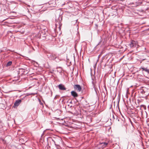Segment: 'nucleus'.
<instances>
[{"label":"nucleus","instance_id":"1","mask_svg":"<svg viewBox=\"0 0 149 149\" xmlns=\"http://www.w3.org/2000/svg\"><path fill=\"white\" fill-rule=\"evenodd\" d=\"M62 19V16L61 15L56 16L55 26L56 28H61L62 24L61 23L60 21Z\"/></svg>","mask_w":149,"mask_h":149},{"label":"nucleus","instance_id":"2","mask_svg":"<svg viewBox=\"0 0 149 149\" xmlns=\"http://www.w3.org/2000/svg\"><path fill=\"white\" fill-rule=\"evenodd\" d=\"M73 87L75 91H77L78 92H80L81 90V87L79 85H74Z\"/></svg>","mask_w":149,"mask_h":149},{"label":"nucleus","instance_id":"3","mask_svg":"<svg viewBox=\"0 0 149 149\" xmlns=\"http://www.w3.org/2000/svg\"><path fill=\"white\" fill-rule=\"evenodd\" d=\"M137 44L138 42H137L132 40L129 45L131 48H133L135 47Z\"/></svg>","mask_w":149,"mask_h":149},{"label":"nucleus","instance_id":"4","mask_svg":"<svg viewBox=\"0 0 149 149\" xmlns=\"http://www.w3.org/2000/svg\"><path fill=\"white\" fill-rule=\"evenodd\" d=\"M58 87L60 90H65L66 88L64 85L62 84H60L58 86Z\"/></svg>","mask_w":149,"mask_h":149},{"label":"nucleus","instance_id":"5","mask_svg":"<svg viewBox=\"0 0 149 149\" xmlns=\"http://www.w3.org/2000/svg\"><path fill=\"white\" fill-rule=\"evenodd\" d=\"M71 95L74 97H78V94L74 91H72L71 92Z\"/></svg>","mask_w":149,"mask_h":149},{"label":"nucleus","instance_id":"6","mask_svg":"<svg viewBox=\"0 0 149 149\" xmlns=\"http://www.w3.org/2000/svg\"><path fill=\"white\" fill-rule=\"evenodd\" d=\"M50 57L52 59L54 60L56 58V55L55 54L52 53L50 55Z\"/></svg>","mask_w":149,"mask_h":149},{"label":"nucleus","instance_id":"7","mask_svg":"<svg viewBox=\"0 0 149 149\" xmlns=\"http://www.w3.org/2000/svg\"><path fill=\"white\" fill-rule=\"evenodd\" d=\"M21 100H17L14 103V106L15 107L18 106L19 105V104L21 103Z\"/></svg>","mask_w":149,"mask_h":149},{"label":"nucleus","instance_id":"8","mask_svg":"<svg viewBox=\"0 0 149 149\" xmlns=\"http://www.w3.org/2000/svg\"><path fill=\"white\" fill-rule=\"evenodd\" d=\"M101 144L102 145V146L105 147L108 144V143L106 142L102 143H101Z\"/></svg>","mask_w":149,"mask_h":149},{"label":"nucleus","instance_id":"9","mask_svg":"<svg viewBox=\"0 0 149 149\" xmlns=\"http://www.w3.org/2000/svg\"><path fill=\"white\" fill-rule=\"evenodd\" d=\"M12 64V62L11 61H10L8 62L7 63V64H6V66L7 67L10 66Z\"/></svg>","mask_w":149,"mask_h":149},{"label":"nucleus","instance_id":"10","mask_svg":"<svg viewBox=\"0 0 149 149\" xmlns=\"http://www.w3.org/2000/svg\"><path fill=\"white\" fill-rule=\"evenodd\" d=\"M143 107H144V108L145 109H146V107L145 106L143 105Z\"/></svg>","mask_w":149,"mask_h":149}]
</instances>
